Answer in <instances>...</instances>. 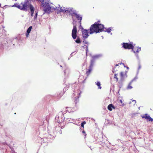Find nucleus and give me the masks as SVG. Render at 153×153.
Instances as JSON below:
<instances>
[{
	"label": "nucleus",
	"instance_id": "obj_1",
	"mask_svg": "<svg viewBox=\"0 0 153 153\" xmlns=\"http://www.w3.org/2000/svg\"><path fill=\"white\" fill-rule=\"evenodd\" d=\"M95 23L91 25L90 28V34L102 32L103 29H104V25L99 23H97L96 22Z\"/></svg>",
	"mask_w": 153,
	"mask_h": 153
},
{
	"label": "nucleus",
	"instance_id": "obj_2",
	"mask_svg": "<svg viewBox=\"0 0 153 153\" xmlns=\"http://www.w3.org/2000/svg\"><path fill=\"white\" fill-rule=\"evenodd\" d=\"M30 2V0H25L24 2H22L19 4H15L14 5L15 7L21 10L27 11Z\"/></svg>",
	"mask_w": 153,
	"mask_h": 153
},
{
	"label": "nucleus",
	"instance_id": "obj_3",
	"mask_svg": "<svg viewBox=\"0 0 153 153\" xmlns=\"http://www.w3.org/2000/svg\"><path fill=\"white\" fill-rule=\"evenodd\" d=\"M57 10L61 12L66 13H68L74 12L72 8H65V7L60 6L58 7Z\"/></svg>",
	"mask_w": 153,
	"mask_h": 153
},
{
	"label": "nucleus",
	"instance_id": "obj_4",
	"mask_svg": "<svg viewBox=\"0 0 153 153\" xmlns=\"http://www.w3.org/2000/svg\"><path fill=\"white\" fill-rule=\"evenodd\" d=\"M44 138H41L42 141H43L44 142H47L48 143V142H50L54 138V136L51 134H48L45 136H44Z\"/></svg>",
	"mask_w": 153,
	"mask_h": 153
},
{
	"label": "nucleus",
	"instance_id": "obj_5",
	"mask_svg": "<svg viewBox=\"0 0 153 153\" xmlns=\"http://www.w3.org/2000/svg\"><path fill=\"white\" fill-rule=\"evenodd\" d=\"M61 125H56V126L54 128L53 130V133L55 134L56 133H59L60 134H62L61 129L64 128L65 125L61 126Z\"/></svg>",
	"mask_w": 153,
	"mask_h": 153
},
{
	"label": "nucleus",
	"instance_id": "obj_6",
	"mask_svg": "<svg viewBox=\"0 0 153 153\" xmlns=\"http://www.w3.org/2000/svg\"><path fill=\"white\" fill-rule=\"evenodd\" d=\"M62 111L60 113H59L58 116L56 118V121L58 123H62L64 121V118L63 117V112H62Z\"/></svg>",
	"mask_w": 153,
	"mask_h": 153
},
{
	"label": "nucleus",
	"instance_id": "obj_7",
	"mask_svg": "<svg viewBox=\"0 0 153 153\" xmlns=\"http://www.w3.org/2000/svg\"><path fill=\"white\" fill-rule=\"evenodd\" d=\"M122 45V47L125 49H132L134 48V45L131 43H129L123 42Z\"/></svg>",
	"mask_w": 153,
	"mask_h": 153
},
{
	"label": "nucleus",
	"instance_id": "obj_8",
	"mask_svg": "<svg viewBox=\"0 0 153 153\" xmlns=\"http://www.w3.org/2000/svg\"><path fill=\"white\" fill-rule=\"evenodd\" d=\"M77 28L76 25L73 26L72 32V36L74 39H75L77 37Z\"/></svg>",
	"mask_w": 153,
	"mask_h": 153
},
{
	"label": "nucleus",
	"instance_id": "obj_9",
	"mask_svg": "<svg viewBox=\"0 0 153 153\" xmlns=\"http://www.w3.org/2000/svg\"><path fill=\"white\" fill-rule=\"evenodd\" d=\"M88 30L84 29L83 28L82 29V36L84 39L87 38L89 36Z\"/></svg>",
	"mask_w": 153,
	"mask_h": 153
},
{
	"label": "nucleus",
	"instance_id": "obj_10",
	"mask_svg": "<svg viewBox=\"0 0 153 153\" xmlns=\"http://www.w3.org/2000/svg\"><path fill=\"white\" fill-rule=\"evenodd\" d=\"M127 76L126 74V71L121 72L120 73V80L121 81H123L126 78Z\"/></svg>",
	"mask_w": 153,
	"mask_h": 153
},
{
	"label": "nucleus",
	"instance_id": "obj_11",
	"mask_svg": "<svg viewBox=\"0 0 153 153\" xmlns=\"http://www.w3.org/2000/svg\"><path fill=\"white\" fill-rule=\"evenodd\" d=\"M141 117L142 118H144L148 121H153V119L152 118L147 114H145L143 115H141Z\"/></svg>",
	"mask_w": 153,
	"mask_h": 153
},
{
	"label": "nucleus",
	"instance_id": "obj_12",
	"mask_svg": "<svg viewBox=\"0 0 153 153\" xmlns=\"http://www.w3.org/2000/svg\"><path fill=\"white\" fill-rule=\"evenodd\" d=\"M28 6V8H29L31 13V16H33V14L34 12V8L33 5L31 4L30 2Z\"/></svg>",
	"mask_w": 153,
	"mask_h": 153
},
{
	"label": "nucleus",
	"instance_id": "obj_13",
	"mask_svg": "<svg viewBox=\"0 0 153 153\" xmlns=\"http://www.w3.org/2000/svg\"><path fill=\"white\" fill-rule=\"evenodd\" d=\"M124 127L125 129L123 128V131H125V133L127 135V134H128L130 131V129L129 127V126H128V125H124Z\"/></svg>",
	"mask_w": 153,
	"mask_h": 153
},
{
	"label": "nucleus",
	"instance_id": "obj_14",
	"mask_svg": "<svg viewBox=\"0 0 153 153\" xmlns=\"http://www.w3.org/2000/svg\"><path fill=\"white\" fill-rule=\"evenodd\" d=\"M141 50L140 48L139 47H134V48L132 49V50L133 51L134 53H137Z\"/></svg>",
	"mask_w": 153,
	"mask_h": 153
},
{
	"label": "nucleus",
	"instance_id": "obj_15",
	"mask_svg": "<svg viewBox=\"0 0 153 153\" xmlns=\"http://www.w3.org/2000/svg\"><path fill=\"white\" fill-rule=\"evenodd\" d=\"M84 125H81V126L80 128V130L81 131L82 130V133L85 136L86 135V134L84 130Z\"/></svg>",
	"mask_w": 153,
	"mask_h": 153
},
{
	"label": "nucleus",
	"instance_id": "obj_16",
	"mask_svg": "<svg viewBox=\"0 0 153 153\" xmlns=\"http://www.w3.org/2000/svg\"><path fill=\"white\" fill-rule=\"evenodd\" d=\"M74 14L75 16L77 19L78 20H79L80 22H81L82 19V17L79 14H78L76 13H74Z\"/></svg>",
	"mask_w": 153,
	"mask_h": 153
},
{
	"label": "nucleus",
	"instance_id": "obj_17",
	"mask_svg": "<svg viewBox=\"0 0 153 153\" xmlns=\"http://www.w3.org/2000/svg\"><path fill=\"white\" fill-rule=\"evenodd\" d=\"M108 109L109 110L111 111L112 110V109H115V107L112 104H111L108 106Z\"/></svg>",
	"mask_w": 153,
	"mask_h": 153
},
{
	"label": "nucleus",
	"instance_id": "obj_18",
	"mask_svg": "<svg viewBox=\"0 0 153 153\" xmlns=\"http://www.w3.org/2000/svg\"><path fill=\"white\" fill-rule=\"evenodd\" d=\"M92 70V68L89 67V69H88L86 72L85 74L87 76H88L91 73Z\"/></svg>",
	"mask_w": 153,
	"mask_h": 153
},
{
	"label": "nucleus",
	"instance_id": "obj_19",
	"mask_svg": "<svg viewBox=\"0 0 153 153\" xmlns=\"http://www.w3.org/2000/svg\"><path fill=\"white\" fill-rule=\"evenodd\" d=\"M103 29V30H102V31H104L107 32L108 33H109L111 31V29L110 28H108V29L106 28H104V29Z\"/></svg>",
	"mask_w": 153,
	"mask_h": 153
},
{
	"label": "nucleus",
	"instance_id": "obj_20",
	"mask_svg": "<svg viewBox=\"0 0 153 153\" xmlns=\"http://www.w3.org/2000/svg\"><path fill=\"white\" fill-rule=\"evenodd\" d=\"M95 60L94 59H92L91 61L90 64L89 66V68H92L94 64V62Z\"/></svg>",
	"mask_w": 153,
	"mask_h": 153
},
{
	"label": "nucleus",
	"instance_id": "obj_21",
	"mask_svg": "<svg viewBox=\"0 0 153 153\" xmlns=\"http://www.w3.org/2000/svg\"><path fill=\"white\" fill-rule=\"evenodd\" d=\"M75 42L76 43H81V42L80 40L79 37V36H78L77 38V39L76 40Z\"/></svg>",
	"mask_w": 153,
	"mask_h": 153
},
{
	"label": "nucleus",
	"instance_id": "obj_22",
	"mask_svg": "<svg viewBox=\"0 0 153 153\" xmlns=\"http://www.w3.org/2000/svg\"><path fill=\"white\" fill-rule=\"evenodd\" d=\"M132 82V81H131L129 83V84L128 85V86L127 87L128 89H130L132 88V87L131 85Z\"/></svg>",
	"mask_w": 153,
	"mask_h": 153
},
{
	"label": "nucleus",
	"instance_id": "obj_23",
	"mask_svg": "<svg viewBox=\"0 0 153 153\" xmlns=\"http://www.w3.org/2000/svg\"><path fill=\"white\" fill-rule=\"evenodd\" d=\"M74 108H69V109L68 110V111H70V112H72L75 110Z\"/></svg>",
	"mask_w": 153,
	"mask_h": 153
},
{
	"label": "nucleus",
	"instance_id": "obj_24",
	"mask_svg": "<svg viewBox=\"0 0 153 153\" xmlns=\"http://www.w3.org/2000/svg\"><path fill=\"white\" fill-rule=\"evenodd\" d=\"M96 85L100 89L101 88V87L100 86V82H97Z\"/></svg>",
	"mask_w": 153,
	"mask_h": 153
},
{
	"label": "nucleus",
	"instance_id": "obj_25",
	"mask_svg": "<svg viewBox=\"0 0 153 153\" xmlns=\"http://www.w3.org/2000/svg\"><path fill=\"white\" fill-rule=\"evenodd\" d=\"M32 28V26H30L27 29V31L28 32V33H30L31 30Z\"/></svg>",
	"mask_w": 153,
	"mask_h": 153
},
{
	"label": "nucleus",
	"instance_id": "obj_26",
	"mask_svg": "<svg viewBox=\"0 0 153 153\" xmlns=\"http://www.w3.org/2000/svg\"><path fill=\"white\" fill-rule=\"evenodd\" d=\"M84 47H85L86 48V54H87V52H88V45H84Z\"/></svg>",
	"mask_w": 153,
	"mask_h": 153
},
{
	"label": "nucleus",
	"instance_id": "obj_27",
	"mask_svg": "<svg viewBox=\"0 0 153 153\" xmlns=\"http://www.w3.org/2000/svg\"><path fill=\"white\" fill-rule=\"evenodd\" d=\"M68 123H73L72 121H73V120H71L70 119V120L69 119H68L67 120V122H68Z\"/></svg>",
	"mask_w": 153,
	"mask_h": 153
},
{
	"label": "nucleus",
	"instance_id": "obj_28",
	"mask_svg": "<svg viewBox=\"0 0 153 153\" xmlns=\"http://www.w3.org/2000/svg\"><path fill=\"white\" fill-rule=\"evenodd\" d=\"M117 74H114V78L116 79L117 81L118 80V77L117 76Z\"/></svg>",
	"mask_w": 153,
	"mask_h": 153
},
{
	"label": "nucleus",
	"instance_id": "obj_29",
	"mask_svg": "<svg viewBox=\"0 0 153 153\" xmlns=\"http://www.w3.org/2000/svg\"><path fill=\"white\" fill-rule=\"evenodd\" d=\"M83 43H84V45H87V44H88V43L86 41H83Z\"/></svg>",
	"mask_w": 153,
	"mask_h": 153
},
{
	"label": "nucleus",
	"instance_id": "obj_30",
	"mask_svg": "<svg viewBox=\"0 0 153 153\" xmlns=\"http://www.w3.org/2000/svg\"><path fill=\"white\" fill-rule=\"evenodd\" d=\"M51 128V125H48L47 126V128L48 131H49Z\"/></svg>",
	"mask_w": 153,
	"mask_h": 153
},
{
	"label": "nucleus",
	"instance_id": "obj_31",
	"mask_svg": "<svg viewBox=\"0 0 153 153\" xmlns=\"http://www.w3.org/2000/svg\"><path fill=\"white\" fill-rule=\"evenodd\" d=\"M29 33H28V32L27 31L26 33V36L27 37L28 36Z\"/></svg>",
	"mask_w": 153,
	"mask_h": 153
},
{
	"label": "nucleus",
	"instance_id": "obj_32",
	"mask_svg": "<svg viewBox=\"0 0 153 153\" xmlns=\"http://www.w3.org/2000/svg\"><path fill=\"white\" fill-rule=\"evenodd\" d=\"M121 64H123V65H124V64L123 63H119L118 64H116V65H115V66H119V65L120 64V65H121Z\"/></svg>",
	"mask_w": 153,
	"mask_h": 153
},
{
	"label": "nucleus",
	"instance_id": "obj_33",
	"mask_svg": "<svg viewBox=\"0 0 153 153\" xmlns=\"http://www.w3.org/2000/svg\"><path fill=\"white\" fill-rule=\"evenodd\" d=\"M10 148L11 149L12 152H15L14 149L13 147L11 148V147H10Z\"/></svg>",
	"mask_w": 153,
	"mask_h": 153
},
{
	"label": "nucleus",
	"instance_id": "obj_34",
	"mask_svg": "<svg viewBox=\"0 0 153 153\" xmlns=\"http://www.w3.org/2000/svg\"><path fill=\"white\" fill-rule=\"evenodd\" d=\"M86 123V122L85 121H84L81 123V124H85Z\"/></svg>",
	"mask_w": 153,
	"mask_h": 153
},
{
	"label": "nucleus",
	"instance_id": "obj_35",
	"mask_svg": "<svg viewBox=\"0 0 153 153\" xmlns=\"http://www.w3.org/2000/svg\"><path fill=\"white\" fill-rule=\"evenodd\" d=\"M4 145H7V144L6 142H5L4 144Z\"/></svg>",
	"mask_w": 153,
	"mask_h": 153
},
{
	"label": "nucleus",
	"instance_id": "obj_36",
	"mask_svg": "<svg viewBox=\"0 0 153 153\" xmlns=\"http://www.w3.org/2000/svg\"><path fill=\"white\" fill-rule=\"evenodd\" d=\"M141 68V66L140 65H139L138 67V69H140Z\"/></svg>",
	"mask_w": 153,
	"mask_h": 153
},
{
	"label": "nucleus",
	"instance_id": "obj_37",
	"mask_svg": "<svg viewBox=\"0 0 153 153\" xmlns=\"http://www.w3.org/2000/svg\"><path fill=\"white\" fill-rule=\"evenodd\" d=\"M37 13H36V14H35V16H36V17H37Z\"/></svg>",
	"mask_w": 153,
	"mask_h": 153
},
{
	"label": "nucleus",
	"instance_id": "obj_38",
	"mask_svg": "<svg viewBox=\"0 0 153 153\" xmlns=\"http://www.w3.org/2000/svg\"><path fill=\"white\" fill-rule=\"evenodd\" d=\"M113 72L114 73V71H116L115 70V68H114V69H113Z\"/></svg>",
	"mask_w": 153,
	"mask_h": 153
},
{
	"label": "nucleus",
	"instance_id": "obj_39",
	"mask_svg": "<svg viewBox=\"0 0 153 153\" xmlns=\"http://www.w3.org/2000/svg\"><path fill=\"white\" fill-rule=\"evenodd\" d=\"M120 102H121V103H122V100H120Z\"/></svg>",
	"mask_w": 153,
	"mask_h": 153
},
{
	"label": "nucleus",
	"instance_id": "obj_40",
	"mask_svg": "<svg viewBox=\"0 0 153 153\" xmlns=\"http://www.w3.org/2000/svg\"><path fill=\"white\" fill-rule=\"evenodd\" d=\"M126 68L128 69L129 68L128 67H126Z\"/></svg>",
	"mask_w": 153,
	"mask_h": 153
},
{
	"label": "nucleus",
	"instance_id": "obj_41",
	"mask_svg": "<svg viewBox=\"0 0 153 153\" xmlns=\"http://www.w3.org/2000/svg\"><path fill=\"white\" fill-rule=\"evenodd\" d=\"M76 102H75V104L76 105Z\"/></svg>",
	"mask_w": 153,
	"mask_h": 153
},
{
	"label": "nucleus",
	"instance_id": "obj_42",
	"mask_svg": "<svg viewBox=\"0 0 153 153\" xmlns=\"http://www.w3.org/2000/svg\"><path fill=\"white\" fill-rule=\"evenodd\" d=\"M13 153H17L14 152Z\"/></svg>",
	"mask_w": 153,
	"mask_h": 153
},
{
	"label": "nucleus",
	"instance_id": "obj_43",
	"mask_svg": "<svg viewBox=\"0 0 153 153\" xmlns=\"http://www.w3.org/2000/svg\"><path fill=\"white\" fill-rule=\"evenodd\" d=\"M98 22H100L99 21Z\"/></svg>",
	"mask_w": 153,
	"mask_h": 153
},
{
	"label": "nucleus",
	"instance_id": "obj_44",
	"mask_svg": "<svg viewBox=\"0 0 153 153\" xmlns=\"http://www.w3.org/2000/svg\"><path fill=\"white\" fill-rule=\"evenodd\" d=\"M0 7H1V4H0Z\"/></svg>",
	"mask_w": 153,
	"mask_h": 153
},
{
	"label": "nucleus",
	"instance_id": "obj_45",
	"mask_svg": "<svg viewBox=\"0 0 153 153\" xmlns=\"http://www.w3.org/2000/svg\"><path fill=\"white\" fill-rule=\"evenodd\" d=\"M15 0V1H16V0Z\"/></svg>",
	"mask_w": 153,
	"mask_h": 153
}]
</instances>
